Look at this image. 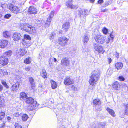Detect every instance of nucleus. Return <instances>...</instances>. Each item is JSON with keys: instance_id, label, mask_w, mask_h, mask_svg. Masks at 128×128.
I'll list each match as a JSON object with an SVG mask.
<instances>
[{"instance_id": "1", "label": "nucleus", "mask_w": 128, "mask_h": 128, "mask_svg": "<svg viewBox=\"0 0 128 128\" xmlns=\"http://www.w3.org/2000/svg\"><path fill=\"white\" fill-rule=\"evenodd\" d=\"M92 74L90 77L89 83L90 85L95 86L100 78V71L98 70H95Z\"/></svg>"}, {"instance_id": "2", "label": "nucleus", "mask_w": 128, "mask_h": 128, "mask_svg": "<svg viewBox=\"0 0 128 128\" xmlns=\"http://www.w3.org/2000/svg\"><path fill=\"white\" fill-rule=\"evenodd\" d=\"M20 27L22 30L28 32L30 34H34L36 32L34 27L28 24H21L20 25Z\"/></svg>"}, {"instance_id": "3", "label": "nucleus", "mask_w": 128, "mask_h": 128, "mask_svg": "<svg viewBox=\"0 0 128 128\" xmlns=\"http://www.w3.org/2000/svg\"><path fill=\"white\" fill-rule=\"evenodd\" d=\"M25 102L26 103L28 104L31 105L28 107V109L29 110H32L33 109V108L36 106V102H34V99L32 98L28 97L26 100Z\"/></svg>"}, {"instance_id": "4", "label": "nucleus", "mask_w": 128, "mask_h": 128, "mask_svg": "<svg viewBox=\"0 0 128 128\" xmlns=\"http://www.w3.org/2000/svg\"><path fill=\"white\" fill-rule=\"evenodd\" d=\"M94 39L98 43L102 44L104 42L106 38L100 34H98L94 37Z\"/></svg>"}, {"instance_id": "5", "label": "nucleus", "mask_w": 128, "mask_h": 128, "mask_svg": "<svg viewBox=\"0 0 128 128\" xmlns=\"http://www.w3.org/2000/svg\"><path fill=\"white\" fill-rule=\"evenodd\" d=\"M68 39L65 37H62L59 38L58 42L60 45L62 47H64L67 45Z\"/></svg>"}, {"instance_id": "6", "label": "nucleus", "mask_w": 128, "mask_h": 128, "mask_svg": "<svg viewBox=\"0 0 128 128\" xmlns=\"http://www.w3.org/2000/svg\"><path fill=\"white\" fill-rule=\"evenodd\" d=\"M9 9L15 14H17L20 11V9L18 6H14L12 4H9Z\"/></svg>"}, {"instance_id": "7", "label": "nucleus", "mask_w": 128, "mask_h": 128, "mask_svg": "<svg viewBox=\"0 0 128 128\" xmlns=\"http://www.w3.org/2000/svg\"><path fill=\"white\" fill-rule=\"evenodd\" d=\"M93 46L94 49L99 53H103L105 51L103 50L102 46L94 44Z\"/></svg>"}, {"instance_id": "8", "label": "nucleus", "mask_w": 128, "mask_h": 128, "mask_svg": "<svg viewBox=\"0 0 128 128\" xmlns=\"http://www.w3.org/2000/svg\"><path fill=\"white\" fill-rule=\"evenodd\" d=\"M8 59L7 57L2 56L0 57V64L2 65H6L8 63Z\"/></svg>"}, {"instance_id": "9", "label": "nucleus", "mask_w": 128, "mask_h": 128, "mask_svg": "<svg viewBox=\"0 0 128 128\" xmlns=\"http://www.w3.org/2000/svg\"><path fill=\"white\" fill-rule=\"evenodd\" d=\"M27 52L24 48L18 49L16 51V54L18 55L23 56Z\"/></svg>"}, {"instance_id": "10", "label": "nucleus", "mask_w": 128, "mask_h": 128, "mask_svg": "<svg viewBox=\"0 0 128 128\" xmlns=\"http://www.w3.org/2000/svg\"><path fill=\"white\" fill-rule=\"evenodd\" d=\"M22 37L20 33L16 32L13 35V38L14 41H17L20 40Z\"/></svg>"}, {"instance_id": "11", "label": "nucleus", "mask_w": 128, "mask_h": 128, "mask_svg": "<svg viewBox=\"0 0 128 128\" xmlns=\"http://www.w3.org/2000/svg\"><path fill=\"white\" fill-rule=\"evenodd\" d=\"M70 63V61L69 59L65 58L62 60L61 64L63 66H68L69 65Z\"/></svg>"}, {"instance_id": "12", "label": "nucleus", "mask_w": 128, "mask_h": 128, "mask_svg": "<svg viewBox=\"0 0 128 128\" xmlns=\"http://www.w3.org/2000/svg\"><path fill=\"white\" fill-rule=\"evenodd\" d=\"M70 24L69 22H66L62 26V29L64 32H66L68 31L70 28Z\"/></svg>"}, {"instance_id": "13", "label": "nucleus", "mask_w": 128, "mask_h": 128, "mask_svg": "<svg viewBox=\"0 0 128 128\" xmlns=\"http://www.w3.org/2000/svg\"><path fill=\"white\" fill-rule=\"evenodd\" d=\"M74 82L73 80L71 79L69 77H66L64 82V84L66 86H68L72 84Z\"/></svg>"}, {"instance_id": "14", "label": "nucleus", "mask_w": 128, "mask_h": 128, "mask_svg": "<svg viewBox=\"0 0 128 128\" xmlns=\"http://www.w3.org/2000/svg\"><path fill=\"white\" fill-rule=\"evenodd\" d=\"M37 12V10L36 9L32 6H30L29 8L28 11V13L30 14H35Z\"/></svg>"}, {"instance_id": "15", "label": "nucleus", "mask_w": 128, "mask_h": 128, "mask_svg": "<svg viewBox=\"0 0 128 128\" xmlns=\"http://www.w3.org/2000/svg\"><path fill=\"white\" fill-rule=\"evenodd\" d=\"M8 44V40H2L0 42V46L2 48L6 47Z\"/></svg>"}, {"instance_id": "16", "label": "nucleus", "mask_w": 128, "mask_h": 128, "mask_svg": "<svg viewBox=\"0 0 128 128\" xmlns=\"http://www.w3.org/2000/svg\"><path fill=\"white\" fill-rule=\"evenodd\" d=\"M112 86L114 89L116 90H119L120 89V84L118 82H117L113 83Z\"/></svg>"}, {"instance_id": "17", "label": "nucleus", "mask_w": 128, "mask_h": 128, "mask_svg": "<svg viewBox=\"0 0 128 128\" xmlns=\"http://www.w3.org/2000/svg\"><path fill=\"white\" fill-rule=\"evenodd\" d=\"M29 80L31 84L32 89L34 90V88L35 86V85L34 79L30 77L29 78Z\"/></svg>"}, {"instance_id": "18", "label": "nucleus", "mask_w": 128, "mask_h": 128, "mask_svg": "<svg viewBox=\"0 0 128 128\" xmlns=\"http://www.w3.org/2000/svg\"><path fill=\"white\" fill-rule=\"evenodd\" d=\"M20 98L21 100H25L28 97L26 94L24 92H22L20 94Z\"/></svg>"}, {"instance_id": "19", "label": "nucleus", "mask_w": 128, "mask_h": 128, "mask_svg": "<svg viewBox=\"0 0 128 128\" xmlns=\"http://www.w3.org/2000/svg\"><path fill=\"white\" fill-rule=\"evenodd\" d=\"M123 66V65L122 63L121 62H118L116 64L115 68L118 70L122 69Z\"/></svg>"}, {"instance_id": "20", "label": "nucleus", "mask_w": 128, "mask_h": 128, "mask_svg": "<svg viewBox=\"0 0 128 128\" xmlns=\"http://www.w3.org/2000/svg\"><path fill=\"white\" fill-rule=\"evenodd\" d=\"M26 42L25 40H23L21 43V46L25 48L28 47L30 46V44L27 43Z\"/></svg>"}, {"instance_id": "21", "label": "nucleus", "mask_w": 128, "mask_h": 128, "mask_svg": "<svg viewBox=\"0 0 128 128\" xmlns=\"http://www.w3.org/2000/svg\"><path fill=\"white\" fill-rule=\"evenodd\" d=\"M19 83L17 82L13 84L12 87V90L14 91H16L18 89Z\"/></svg>"}, {"instance_id": "22", "label": "nucleus", "mask_w": 128, "mask_h": 128, "mask_svg": "<svg viewBox=\"0 0 128 128\" xmlns=\"http://www.w3.org/2000/svg\"><path fill=\"white\" fill-rule=\"evenodd\" d=\"M66 5L68 7L71 9H74L76 7L74 6L73 5L72 3L70 2H67Z\"/></svg>"}, {"instance_id": "23", "label": "nucleus", "mask_w": 128, "mask_h": 128, "mask_svg": "<svg viewBox=\"0 0 128 128\" xmlns=\"http://www.w3.org/2000/svg\"><path fill=\"white\" fill-rule=\"evenodd\" d=\"M51 82L52 84V89H54L57 88L58 84L56 82L52 80L51 81Z\"/></svg>"}, {"instance_id": "24", "label": "nucleus", "mask_w": 128, "mask_h": 128, "mask_svg": "<svg viewBox=\"0 0 128 128\" xmlns=\"http://www.w3.org/2000/svg\"><path fill=\"white\" fill-rule=\"evenodd\" d=\"M106 110L112 116L114 117L115 112L114 110L110 109L108 108H107Z\"/></svg>"}, {"instance_id": "25", "label": "nucleus", "mask_w": 128, "mask_h": 128, "mask_svg": "<svg viewBox=\"0 0 128 128\" xmlns=\"http://www.w3.org/2000/svg\"><path fill=\"white\" fill-rule=\"evenodd\" d=\"M89 38L88 37L87 35H84L83 38V42L84 44L87 43L88 41Z\"/></svg>"}, {"instance_id": "26", "label": "nucleus", "mask_w": 128, "mask_h": 128, "mask_svg": "<svg viewBox=\"0 0 128 128\" xmlns=\"http://www.w3.org/2000/svg\"><path fill=\"white\" fill-rule=\"evenodd\" d=\"M41 74L42 76L44 78H47V74L46 72V71L44 69L42 70V71L41 72Z\"/></svg>"}, {"instance_id": "27", "label": "nucleus", "mask_w": 128, "mask_h": 128, "mask_svg": "<svg viewBox=\"0 0 128 128\" xmlns=\"http://www.w3.org/2000/svg\"><path fill=\"white\" fill-rule=\"evenodd\" d=\"M93 104L95 105H99L101 104L100 101L99 99H96L93 101Z\"/></svg>"}, {"instance_id": "28", "label": "nucleus", "mask_w": 128, "mask_h": 128, "mask_svg": "<svg viewBox=\"0 0 128 128\" xmlns=\"http://www.w3.org/2000/svg\"><path fill=\"white\" fill-rule=\"evenodd\" d=\"M3 35L4 37L6 38H8L10 37L11 34L10 32H6L4 33Z\"/></svg>"}, {"instance_id": "29", "label": "nucleus", "mask_w": 128, "mask_h": 128, "mask_svg": "<svg viewBox=\"0 0 128 128\" xmlns=\"http://www.w3.org/2000/svg\"><path fill=\"white\" fill-rule=\"evenodd\" d=\"M0 73L3 76L7 75L8 74V73L6 70H4L1 69H0Z\"/></svg>"}, {"instance_id": "30", "label": "nucleus", "mask_w": 128, "mask_h": 128, "mask_svg": "<svg viewBox=\"0 0 128 128\" xmlns=\"http://www.w3.org/2000/svg\"><path fill=\"white\" fill-rule=\"evenodd\" d=\"M12 51L10 50L8 51V52H6L4 54V56H5V57L8 56V57H10L12 55Z\"/></svg>"}, {"instance_id": "31", "label": "nucleus", "mask_w": 128, "mask_h": 128, "mask_svg": "<svg viewBox=\"0 0 128 128\" xmlns=\"http://www.w3.org/2000/svg\"><path fill=\"white\" fill-rule=\"evenodd\" d=\"M51 21V20H50V18H47L45 25L46 27H48L50 26V23Z\"/></svg>"}, {"instance_id": "32", "label": "nucleus", "mask_w": 128, "mask_h": 128, "mask_svg": "<svg viewBox=\"0 0 128 128\" xmlns=\"http://www.w3.org/2000/svg\"><path fill=\"white\" fill-rule=\"evenodd\" d=\"M28 118V116L26 114H24L22 117V120L24 121H26Z\"/></svg>"}, {"instance_id": "33", "label": "nucleus", "mask_w": 128, "mask_h": 128, "mask_svg": "<svg viewBox=\"0 0 128 128\" xmlns=\"http://www.w3.org/2000/svg\"><path fill=\"white\" fill-rule=\"evenodd\" d=\"M31 59L30 58H28L24 60V63L27 64H30L31 62Z\"/></svg>"}, {"instance_id": "34", "label": "nucleus", "mask_w": 128, "mask_h": 128, "mask_svg": "<svg viewBox=\"0 0 128 128\" xmlns=\"http://www.w3.org/2000/svg\"><path fill=\"white\" fill-rule=\"evenodd\" d=\"M54 11H52L50 14V16L48 18H50V20H52V18L54 16Z\"/></svg>"}, {"instance_id": "35", "label": "nucleus", "mask_w": 128, "mask_h": 128, "mask_svg": "<svg viewBox=\"0 0 128 128\" xmlns=\"http://www.w3.org/2000/svg\"><path fill=\"white\" fill-rule=\"evenodd\" d=\"M2 83L3 85L6 88H9L8 86L7 85L6 83L4 80L2 81Z\"/></svg>"}, {"instance_id": "36", "label": "nucleus", "mask_w": 128, "mask_h": 128, "mask_svg": "<svg viewBox=\"0 0 128 128\" xmlns=\"http://www.w3.org/2000/svg\"><path fill=\"white\" fill-rule=\"evenodd\" d=\"M5 113L3 112L0 113V120H2L4 117Z\"/></svg>"}, {"instance_id": "37", "label": "nucleus", "mask_w": 128, "mask_h": 128, "mask_svg": "<svg viewBox=\"0 0 128 128\" xmlns=\"http://www.w3.org/2000/svg\"><path fill=\"white\" fill-rule=\"evenodd\" d=\"M71 90L73 92H76L78 91L77 88L74 85H72L71 88Z\"/></svg>"}, {"instance_id": "38", "label": "nucleus", "mask_w": 128, "mask_h": 128, "mask_svg": "<svg viewBox=\"0 0 128 128\" xmlns=\"http://www.w3.org/2000/svg\"><path fill=\"white\" fill-rule=\"evenodd\" d=\"M113 42V39H111L110 37H109L108 39L107 40L106 43L107 44L111 43Z\"/></svg>"}, {"instance_id": "39", "label": "nucleus", "mask_w": 128, "mask_h": 128, "mask_svg": "<svg viewBox=\"0 0 128 128\" xmlns=\"http://www.w3.org/2000/svg\"><path fill=\"white\" fill-rule=\"evenodd\" d=\"M22 38L26 40H30L31 39V38L30 36L28 35H25L24 36V37H22Z\"/></svg>"}, {"instance_id": "40", "label": "nucleus", "mask_w": 128, "mask_h": 128, "mask_svg": "<svg viewBox=\"0 0 128 128\" xmlns=\"http://www.w3.org/2000/svg\"><path fill=\"white\" fill-rule=\"evenodd\" d=\"M124 112L125 114L128 115V104L126 106Z\"/></svg>"}, {"instance_id": "41", "label": "nucleus", "mask_w": 128, "mask_h": 128, "mask_svg": "<svg viewBox=\"0 0 128 128\" xmlns=\"http://www.w3.org/2000/svg\"><path fill=\"white\" fill-rule=\"evenodd\" d=\"M102 31L103 33L105 34H107L108 32V30L107 28H104L103 29Z\"/></svg>"}, {"instance_id": "42", "label": "nucleus", "mask_w": 128, "mask_h": 128, "mask_svg": "<svg viewBox=\"0 0 128 128\" xmlns=\"http://www.w3.org/2000/svg\"><path fill=\"white\" fill-rule=\"evenodd\" d=\"M79 15L81 17L84 16V13L83 11L82 10L79 11Z\"/></svg>"}, {"instance_id": "43", "label": "nucleus", "mask_w": 128, "mask_h": 128, "mask_svg": "<svg viewBox=\"0 0 128 128\" xmlns=\"http://www.w3.org/2000/svg\"><path fill=\"white\" fill-rule=\"evenodd\" d=\"M14 126L15 128H22V126L17 123L15 124Z\"/></svg>"}, {"instance_id": "44", "label": "nucleus", "mask_w": 128, "mask_h": 128, "mask_svg": "<svg viewBox=\"0 0 128 128\" xmlns=\"http://www.w3.org/2000/svg\"><path fill=\"white\" fill-rule=\"evenodd\" d=\"M54 33H52L50 35V39L51 40L52 39L54 38Z\"/></svg>"}, {"instance_id": "45", "label": "nucleus", "mask_w": 128, "mask_h": 128, "mask_svg": "<svg viewBox=\"0 0 128 128\" xmlns=\"http://www.w3.org/2000/svg\"><path fill=\"white\" fill-rule=\"evenodd\" d=\"M106 125V123L102 122L100 123L99 124V126H101L103 128Z\"/></svg>"}, {"instance_id": "46", "label": "nucleus", "mask_w": 128, "mask_h": 128, "mask_svg": "<svg viewBox=\"0 0 128 128\" xmlns=\"http://www.w3.org/2000/svg\"><path fill=\"white\" fill-rule=\"evenodd\" d=\"M11 16L10 14H8L5 15L4 18H5L8 19Z\"/></svg>"}, {"instance_id": "47", "label": "nucleus", "mask_w": 128, "mask_h": 128, "mask_svg": "<svg viewBox=\"0 0 128 128\" xmlns=\"http://www.w3.org/2000/svg\"><path fill=\"white\" fill-rule=\"evenodd\" d=\"M119 80L121 81H123L124 80V78L123 76H120L119 77Z\"/></svg>"}, {"instance_id": "48", "label": "nucleus", "mask_w": 128, "mask_h": 128, "mask_svg": "<svg viewBox=\"0 0 128 128\" xmlns=\"http://www.w3.org/2000/svg\"><path fill=\"white\" fill-rule=\"evenodd\" d=\"M31 68L30 66L26 67L25 68V70L26 71H28L30 70Z\"/></svg>"}, {"instance_id": "49", "label": "nucleus", "mask_w": 128, "mask_h": 128, "mask_svg": "<svg viewBox=\"0 0 128 128\" xmlns=\"http://www.w3.org/2000/svg\"><path fill=\"white\" fill-rule=\"evenodd\" d=\"M112 60L110 58H109L108 59V64H110L112 62Z\"/></svg>"}, {"instance_id": "50", "label": "nucleus", "mask_w": 128, "mask_h": 128, "mask_svg": "<svg viewBox=\"0 0 128 128\" xmlns=\"http://www.w3.org/2000/svg\"><path fill=\"white\" fill-rule=\"evenodd\" d=\"M50 60H52V61L54 60V62H56L57 61V60L56 58H50Z\"/></svg>"}, {"instance_id": "51", "label": "nucleus", "mask_w": 128, "mask_h": 128, "mask_svg": "<svg viewBox=\"0 0 128 128\" xmlns=\"http://www.w3.org/2000/svg\"><path fill=\"white\" fill-rule=\"evenodd\" d=\"M92 127L93 128H98V126L95 124L93 123L92 124Z\"/></svg>"}, {"instance_id": "52", "label": "nucleus", "mask_w": 128, "mask_h": 128, "mask_svg": "<svg viewBox=\"0 0 128 128\" xmlns=\"http://www.w3.org/2000/svg\"><path fill=\"white\" fill-rule=\"evenodd\" d=\"M20 115V114H19V113H16L14 114V116L16 117H18Z\"/></svg>"}, {"instance_id": "53", "label": "nucleus", "mask_w": 128, "mask_h": 128, "mask_svg": "<svg viewBox=\"0 0 128 128\" xmlns=\"http://www.w3.org/2000/svg\"><path fill=\"white\" fill-rule=\"evenodd\" d=\"M84 14L85 15L88 14V10H84Z\"/></svg>"}, {"instance_id": "54", "label": "nucleus", "mask_w": 128, "mask_h": 128, "mask_svg": "<svg viewBox=\"0 0 128 128\" xmlns=\"http://www.w3.org/2000/svg\"><path fill=\"white\" fill-rule=\"evenodd\" d=\"M3 87L0 84V92H1L3 90Z\"/></svg>"}, {"instance_id": "55", "label": "nucleus", "mask_w": 128, "mask_h": 128, "mask_svg": "<svg viewBox=\"0 0 128 128\" xmlns=\"http://www.w3.org/2000/svg\"><path fill=\"white\" fill-rule=\"evenodd\" d=\"M104 2V1L103 0H99L98 2V3L99 4H101Z\"/></svg>"}, {"instance_id": "56", "label": "nucleus", "mask_w": 128, "mask_h": 128, "mask_svg": "<svg viewBox=\"0 0 128 128\" xmlns=\"http://www.w3.org/2000/svg\"><path fill=\"white\" fill-rule=\"evenodd\" d=\"M116 57L117 59L119 58V54L117 52H116Z\"/></svg>"}, {"instance_id": "57", "label": "nucleus", "mask_w": 128, "mask_h": 128, "mask_svg": "<svg viewBox=\"0 0 128 128\" xmlns=\"http://www.w3.org/2000/svg\"><path fill=\"white\" fill-rule=\"evenodd\" d=\"M112 2H106V4H106V6H108L109 4H110L112 3Z\"/></svg>"}, {"instance_id": "58", "label": "nucleus", "mask_w": 128, "mask_h": 128, "mask_svg": "<svg viewBox=\"0 0 128 128\" xmlns=\"http://www.w3.org/2000/svg\"><path fill=\"white\" fill-rule=\"evenodd\" d=\"M110 38L111 39H113V40L114 38V35H113L112 34H111L110 35Z\"/></svg>"}, {"instance_id": "59", "label": "nucleus", "mask_w": 128, "mask_h": 128, "mask_svg": "<svg viewBox=\"0 0 128 128\" xmlns=\"http://www.w3.org/2000/svg\"><path fill=\"white\" fill-rule=\"evenodd\" d=\"M52 60H50H50L49 61V64L51 66L52 65Z\"/></svg>"}, {"instance_id": "60", "label": "nucleus", "mask_w": 128, "mask_h": 128, "mask_svg": "<svg viewBox=\"0 0 128 128\" xmlns=\"http://www.w3.org/2000/svg\"><path fill=\"white\" fill-rule=\"evenodd\" d=\"M95 0H90V2L93 3L94 2Z\"/></svg>"}, {"instance_id": "61", "label": "nucleus", "mask_w": 128, "mask_h": 128, "mask_svg": "<svg viewBox=\"0 0 128 128\" xmlns=\"http://www.w3.org/2000/svg\"><path fill=\"white\" fill-rule=\"evenodd\" d=\"M8 119V120H11V118L10 117H8L7 118Z\"/></svg>"}, {"instance_id": "62", "label": "nucleus", "mask_w": 128, "mask_h": 128, "mask_svg": "<svg viewBox=\"0 0 128 128\" xmlns=\"http://www.w3.org/2000/svg\"><path fill=\"white\" fill-rule=\"evenodd\" d=\"M4 125H5V124H3V126L1 127V128H4Z\"/></svg>"}, {"instance_id": "63", "label": "nucleus", "mask_w": 128, "mask_h": 128, "mask_svg": "<svg viewBox=\"0 0 128 128\" xmlns=\"http://www.w3.org/2000/svg\"><path fill=\"white\" fill-rule=\"evenodd\" d=\"M107 10H103L102 11V12H105Z\"/></svg>"}, {"instance_id": "64", "label": "nucleus", "mask_w": 128, "mask_h": 128, "mask_svg": "<svg viewBox=\"0 0 128 128\" xmlns=\"http://www.w3.org/2000/svg\"><path fill=\"white\" fill-rule=\"evenodd\" d=\"M90 89H91V90H93V88H92L91 89H90Z\"/></svg>"}]
</instances>
